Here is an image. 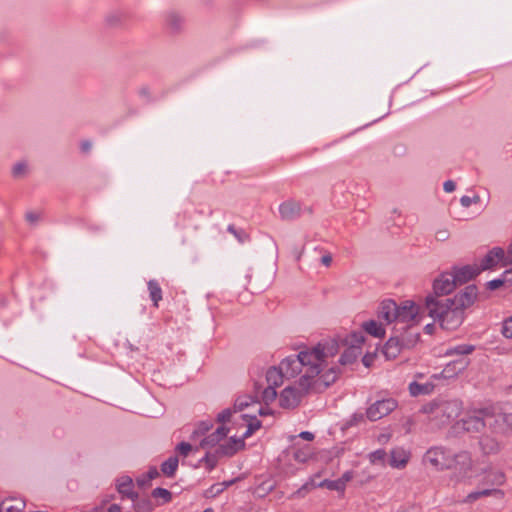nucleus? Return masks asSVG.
I'll use <instances>...</instances> for the list:
<instances>
[{
    "label": "nucleus",
    "instance_id": "obj_1",
    "mask_svg": "<svg viewBox=\"0 0 512 512\" xmlns=\"http://www.w3.org/2000/svg\"><path fill=\"white\" fill-rule=\"evenodd\" d=\"M424 310L430 317L439 321L443 329L448 331L456 330L465 318L462 309L450 305L446 299L438 300L432 295L426 297Z\"/></svg>",
    "mask_w": 512,
    "mask_h": 512
},
{
    "label": "nucleus",
    "instance_id": "obj_2",
    "mask_svg": "<svg viewBox=\"0 0 512 512\" xmlns=\"http://www.w3.org/2000/svg\"><path fill=\"white\" fill-rule=\"evenodd\" d=\"M462 410L463 404L458 399H435L421 408V412L427 414L428 420L437 428L450 424Z\"/></svg>",
    "mask_w": 512,
    "mask_h": 512
},
{
    "label": "nucleus",
    "instance_id": "obj_3",
    "mask_svg": "<svg viewBox=\"0 0 512 512\" xmlns=\"http://www.w3.org/2000/svg\"><path fill=\"white\" fill-rule=\"evenodd\" d=\"M423 462L436 470L452 469L458 466L460 470H467L471 467V458L467 452L452 454L443 447L430 448L424 454Z\"/></svg>",
    "mask_w": 512,
    "mask_h": 512
},
{
    "label": "nucleus",
    "instance_id": "obj_4",
    "mask_svg": "<svg viewBox=\"0 0 512 512\" xmlns=\"http://www.w3.org/2000/svg\"><path fill=\"white\" fill-rule=\"evenodd\" d=\"M311 357H315L312 354H308V351H301L298 355L288 356L285 359H283L279 367L281 371L283 372L285 378L290 379L296 377L298 374L302 372V369H305L304 374L299 379V387L302 388L304 392H309L312 388V379L314 377H309L308 383L309 386L305 387L301 384V381L304 377L307 376L308 372L310 371V365L312 366Z\"/></svg>",
    "mask_w": 512,
    "mask_h": 512
},
{
    "label": "nucleus",
    "instance_id": "obj_5",
    "mask_svg": "<svg viewBox=\"0 0 512 512\" xmlns=\"http://www.w3.org/2000/svg\"><path fill=\"white\" fill-rule=\"evenodd\" d=\"M338 352V343L336 340H329L323 343H319L312 350L308 351V354H312L315 357H311L312 366L310 365L309 372L306 377L301 381V384L305 387L309 386V377H317L321 372L322 363L328 357H333Z\"/></svg>",
    "mask_w": 512,
    "mask_h": 512
},
{
    "label": "nucleus",
    "instance_id": "obj_6",
    "mask_svg": "<svg viewBox=\"0 0 512 512\" xmlns=\"http://www.w3.org/2000/svg\"><path fill=\"white\" fill-rule=\"evenodd\" d=\"M492 418V414L488 409L475 410L467 414L458 425H461L462 429L470 433H479L483 431L486 426L487 420Z\"/></svg>",
    "mask_w": 512,
    "mask_h": 512
},
{
    "label": "nucleus",
    "instance_id": "obj_7",
    "mask_svg": "<svg viewBox=\"0 0 512 512\" xmlns=\"http://www.w3.org/2000/svg\"><path fill=\"white\" fill-rule=\"evenodd\" d=\"M396 407L397 401L393 398L377 400L367 408L366 417L370 421H377L390 414Z\"/></svg>",
    "mask_w": 512,
    "mask_h": 512
},
{
    "label": "nucleus",
    "instance_id": "obj_8",
    "mask_svg": "<svg viewBox=\"0 0 512 512\" xmlns=\"http://www.w3.org/2000/svg\"><path fill=\"white\" fill-rule=\"evenodd\" d=\"M415 339L405 340L404 338H399L398 336H392L388 339L383 347V354L386 359L391 360L395 359L403 349H410L414 347Z\"/></svg>",
    "mask_w": 512,
    "mask_h": 512
},
{
    "label": "nucleus",
    "instance_id": "obj_9",
    "mask_svg": "<svg viewBox=\"0 0 512 512\" xmlns=\"http://www.w3.org/2000/svg\"><path fill=\"white\" fill-rule=\"evenodd\" d=\"M478 289L476 285H468L455 295L454 298H447L446 300L450 302V305H454L455 307L464 310L470 306H472L477 299Z\"/></svg>",
    "mask_w": 512,
    "mask_h": 512
},
{
    "label": "nucleus",
    "instance_id": "obj_10",
    "mask_svg": "<svg viewBox=\"0 0 512 512\" xmlns=\"http://www.w3.org/2000/svg\"><path fill=\"white\" fill-rule=\"evenodd\" d=\"M456 286L455 277L452 273L444 272L433 281V296L437 299L439 296L448 295Z\"/></svg>",
    "mask_w": 512,
    "mask_h": 512
},
{
    "label": "nucleus",
    "instance_id": "obj_11",
    "mask_svg": "<svg viewBox=\"0 0 512 512\" xmlns=\"http://www.w3.org/2000/svg\"><path fill=\"white\" fill-rule=\"evenodd\" d=\"M307 393L308 392H304L301 387L298 389L288 386L280 394V406L283 408H295L300 404L302 397Z\"/></svg>",
    "mask_w": 512,
    "mask_h": 512
},
{
    "label": "nucleus",
    "instance_id": "obj_12",
    "mask_svg": "<svg viewBox=\"0 0 512 512\" xmlns=\"http://www.w3.org/2000/svg\"><path fill=\"white\" fill-rule=\"evenodd\" d=\"M301 213V203L294 199L285 200L279 205V214L283 221L295 220L301 216Z\"/></svg>",
    "mask_w": 512,
    "mask_h": 512
},
{
    "label": "nucleus",
    "instance_id": "obj_13",
    "mask_svg": "<svg viewBox=\"0 0 512 512\" xmlns=\"http://www.w3.org/2000/svg\"><path fill=\"white\" fill-rule=\"evenodd\" d=\"M396 313V321L407 325L416 319L418 307L412 301H405L402 305H398V311Z\"/></svg>",
    "mask_w": 512,
    "mask_h": 512
},
{
    "label": "nucleus",
    "instance_id": "obj_14",
    "mask_svg": "<svg viewBox=\"0 0 512 512\" xmlns=\"http://www.w3.org/2000/svg\"><path fill=\"white\" fill-rule=\"evenodd\" d=\"M451 273L455 277L456 284L462 285L476 277L480 273V269L478 266L466 265L460 268L454 267Z\"/></svg>",
    "mask_w": 512,
    "mask_h": 512
},
{
    "label": "nucleus",
    "instance_id": "obj_15",
    "mask_svg": "<svg viewBox=\"0 0 512 512\" xmlns=\"http://www.w3.org/2000/svg\"><path fill=\"white\" fill-rule=\"evenodd\" d=\"M398 305L394 300L387 299L381 302L378 309V317L385 320L387 323L396 321Z\"/></svg>",
    "mask_w": 512,
    "mask_h": 512
},
{
    "label": "nucleus",
    "instance_id": "obj_16",
    "mask_svg": "<svg viewBox=\"0 0 512 512\" xmlns=\"http://www.w3.org/2000/svg\"><path fill=\"white\" fill-rule=\"evenodd\" d=\"M133 480L129 476H121L117 479L116 489L122 495L132 501L138 498V493L133 490Z\"/></svg>",
    "mask_w": 512,
    "mask_h": 512
},
{
    "label": "nucleus",
    "instance_id": "obj_17",
    "mask_svg": "<svg viewBox=\"0 0 512 512\" xmlns=\"http://www.w3.org/2000/svg\"><path fill=\"white\" fill-rule=\"evenodd\" d=\"M504 257V251L500 247H495L490 250L486 256L482 259L479 267L480 272L483 270L490 269L497 265V263Z\"/></svg>",
    "mask_w": 512,
    "mask_h": 512
},
{
    "label": "nucleus",
    "instance_id": "obj_18",
    "mask_svg": "<svg viewBox=\"0 0 512 512\" xmlns=\"http://www.w3.org/2000/svg\"><path fill=\"white\" fill-rule=\"evenodd\" d=\"M245 446L243 439H236L235 437H231L229 441L225 444L220 445L216 451L217 454L222 456H233L239 449H242Z\"/></svg>",
    "mask_w": 512,
    "mask_h": 512
},
{
    "label": "nucleus",
    "instance_id": "obj_19",
    "mask_svg": "<svg viewBox=\"0 0 512 512\" xmlns=\"http://www.w3.org/2000/svg\"><path fill=\"white\" fill-rule=\"evenodd\" d=\"M227 433H228V429L225 427V426H220L216 429V431H214L213 433H211L210 435H208L207 437H205L201 442H200V447L205 449V448H210V447H214L215 445H217L223 438H225L227 436Z\"/></svg>",
    "mask_w": 512,
    "mask_h": 512
},
{
    "label": "nucleus",
    "instance_id": "obj_20",
    "mask_svg": "<svg viewBox=\"0 0 512 512\" xmlns=\"http://www.w3.org/2000/svg\"><path fill=\"white\" fill-rule=\"evenodd\" d=\"M340 374V369L338 367H332L327 372H325L319 379L313 378L312 381V388L314 389L317 385L322 384L324 388L329 387L331 384H333L338 375Z\"/></svg>",
    "mask_w": 512,
    "mask_h": 512
},
{
    "label": "nucleus",
    "instance_id": "obj_21",
    "mask_svg": "<svg viewBox=\"0 0 512 512\" xmlns=\"http://www.w3.org/2000/svg\"><path fill=\"white\" fill-rule=\"evenodd\" d=\"M504 495L503 491L500 489H494V488H487L480 491H474L469 493L463 500L462 503L465 504H472L481 497H488V496H500L502 497Z\"/></svg>",
    "mask_w": 512,
    "mask_h": 512
},
{
    "label": "nucleus",
    "instance_id": "obj_22",
    "mask_svg": "<svg viewBox=\"0 0 512 512\" xmlns=\"http://www.w3.org/2000/svg\"><path fill=\"white\" fill-rule=\"evenodd\" d=\"M409 460V454L402 448H395L390 452L389 464L394 468L404 467Z\"/></svg>",
    "mask_w": 512,
    "mask_h": 512
},
{
    "label": "nucleus",
    "instance_id": "obj_23",
    "mask_svg": "<svg viewBox=\"0 0 512 512\" xmlns=\"http://www.w3.org/2000/svg\"><path fill=\"white\" fill-rule=\"evenodd\" d=\"M361 355V348L356 345H350L342 353L339 362L341 365L353 364L357 358Z\"/></svg>",
    "mask_w": 512,
    "mask_h": 512
},
{
    "label": "nucleus",
    "instance_id": "obj_24",
    "mask_svg": "<svg viewBox=\"0 0 512 512\" xmlns=\"http://www.w3.org/2000/svg\"><path fill=\"white\" fill-rule=\"evenodd\" d=\"M283 378H285V376L279 366L269 368L266 373L268 386H273L274 388L282 385Z\"/></svg>",
    "mask_w": 512,
    "mask_h": 512
},
{
    "label": "nucleus",
    "instance_id": "obj_25",
    "mask_svg": "<svg viewBox=\"0 0 512 512\" xmlns=\"http://www.w3.org/2000/svg\"><path fill=\"white\" fill-rule=\"evenodd\" d=\"M147 287L149 291V297L153 302V306L157 308L159 306V302L162 300V289L160 284L158 281L151 279L148 281Z\"/></svg>",
    "mask_w": 512,
    "mask_h": 512
},
{
    "label": "nucleus",
    "instance_id": "obj_26",
    "mask_svg": "<svg viewBox=\"0 0 512 512\" xmlns=\"http://www.w3.org/2000/svg\"><path fill=\"white\" fill-rule=\"evenodd\" d=\"M434 389V385L430 382L420 384L418 382H411L409 384V392L412 396L416 397L419 395L430 394Z\"/></svg>",
    "mask_w": 512,
    "mask_h": 512
},
{
    "label": "nucleus",
    "instance_id": "obj_27",
    "mask_svg": "<svg viewBox=\"0 0 512 512\" xmlns=\"http://www.w3.org/2000/svg\"><path fill=\"white\" fill-rule=\"evenodd\" d=\"M362 328L371 336L382 338L385 336V329L375 320H370L362 324Z\"/></svg>",
    "mask_w": 512,
    "mask_h": 512
},
{
    "label": "nucleus",
    "instance_id": "obj_28",
    "mask_svg": "<svg viewBox=\"0 0 512 512\" xmlns=\"http://www.w3.org/2000/svg\"><path fill=\"white\" fill-rule=\"evenodd\" d=\"M24 502L14 498L3 500L0 503V512H21Z\"/></svg>",
    "mask_w": 512,
    "mask_h": 512
},
{
    "label": "nucleus",
    "instance_id": "obj_29",
    "mask_svg": "<svg viewBox=\"0 0 512 512\" xmlns=\"http://www.w3.org/2000/svg\"><path fill=\"white\" fill-rule=\"evenodd\" d=\"M236 479L224 481L222 483H216L211 485L204 493L206 498H214L220 495L226 488L234 484Z\"/></svg>",
    "mask_w": 512,
    "mask_h": 512
},
{
    "label": "nucleus",
    "instance_id": "obj_30",
    "mask_svg": "<svg viewBox=\"0 0 512 512\" xmlns=\"http://www.w3.org/2000/svg\"><path fill=\"white\" fill-rule=\"evenodd\" d=\"M475 350V346L471 344H460L454 347H450L446 350V356H465L471 354Z\"/></svg>",
    "mask_w": 512,
    "mask_h": 512
},
{
    "label": "nucleus",
    "instance_id": "obj_31",
    "mask_svg": "<svg viewBox=\"0 0 512 512\" xmlns=\"http://www.w3.org/2000/svg\"><path fill=\"white\" fill-rule=\"evenodd\" d=\"M178 463H179L178 457L171 456L161 464V471L167 477H173L178 468Z\"/></svg>",
    "mask_w": 512,
    "mask_h": 512
},
{
    "label": "nucleus",
    "instance_id": "obj_32",
    "mask_svg": "<svg viewBox=\"0 0 512 512\" xmlns=\"http://www.w3.org/2000/svg\"><path fill=\"white\" fill-rule=\"evenodd\" d=\"M166 23L168 25V27L174 31V32H178L181 30L182 26H183V23H184V19L181 15H179L178 13L176 12H170L167 14L166 16Z\"/></svg>",
    "mask_w": 512,
    "mask_h": 512
},
{
    "label": "nucleus",
    "instance_id": "obj_33",
    "mask_svg": "<svg viewBox=\"0 0 512 512\" xmlns=\"http://www.w3.org/2000/svg\"><path fill=\"white\" fill-rule=\"evenodd\" d=\"M133 508L135 512H152L155 505L149 497L137 498L133 501Z\"/></svg>",
    "mask_w": 512,
    "mask_h": 512
},
{
    "label": "nucleus",
    "instance_id": "obj_34",
    "mask_svg": "<svg viewBox=\"0 0 512 512\" xmlns=\"http://www.w3.org/2000/svg\"><path fill=\"white\" fill-rule=\"evenodd\" d=\"M220 457L221 456L217 454L216 450L214 453L207 452L205 456L200 460V463H204L206 468L209 471H212L216 467Z\"/></svg>",
    "mask_w": 512,
    "mask_h": 512
},
{
    "label": "nucleus",
    "instance_id": "obj_35",
    "mask_svg": "<svg viewBox=\"0 0 512 512\" xmlns=\"http://www.w3.org/2000/svg\"><path fill=\"white\" fill-rule=\"evenodd\" d=\"M485 482L492 486H494V485L501 486L505 482V475L501 471H495V472L489 473L485 477Z\"/></svg>",
    "mask_w": 512,
    "mask_h": 512
},
{
    "label": "nucleus",
    "instance_id": "obj_36",
    "mask_svg": "<svg viewBox=\"0 0 512 512\" xmlns=\"http://www.w3.org/2000/svg\"><path fill=\"white\" fill-rule=\"evenodd\" d=\"M151 496L155 499H162L163 504L170 502L172 499V493L169 490L161 487L153 489Z\"/></svg>",
    "mask_w": 512,
    "mask_h": 512
},
{
    "label": "nucleus",
    "instance_id": "obj_37",
    "mask_svg": "<svg viewBox=\"0 0 512 512\" xmlns=\"http://www.w3.org/2000/svg\"><path fill=\"white\" fill-rule=\"evenodd\" d=\"M261 427V421L258 420L256 417H250V422L247 426V430L243 433V436L241 439H245L250 437L256 430H258Z\"/></svg>",
    "mask_w": 512,
    "mask_h": 512
},
{
    "label": "nucleus",
    "instance_id": "obj_38",
    "mask_svg": "<svg viewBox=\"0 0 512 512\" xmlns=\"http://www.w3.org/2000/svg\"><path fill=\"white\" fill-rule=\"evenodd\" d=\"M319 486L320 487H325V488H327L329 490L338 491V492L344 491V489H343V482L342 481H338V479H336V480L325 479V480H323L319 484Z\"/></svg>",
    "mask_w": 512,
    "mask_h": 512
},
{
    "label": "nucleus",
    "instance_id": "obj_39",
    "mask_svg": "<svg viewBox=\"0 0 512 512\" xmlns=\"http://www.w3.org/2000/svg\"><path fill=\"white\" fill-rule=\"evenodd\" d=\"M364 340L365 337L362 332H353L346 338V344H349V346L356 345L361 348Z\"/></svg>",
    "mask_w": 512,
    "mask_h": 512
},
{
    "label": "nucleus",
    "instance_id": "obj_40",
    "mask_svg": "<svg viewBox=\"0 0 512 512\" xmlns=\"http://www.w3.org/2000/svg\"><path fill=\"white\" fill-rule=\"evenodd\" d=\"M469 364V361L465 358H460L458 360L453 361L452 363L448 364L446 368L444 369V372L450 373L452 371V368L458 369V371L464 370Z\"/></svg>",
    "mask_w": 512,
    "mask_h": 512
},
{
    "label": "nucleus",
    "instance_id": "obj_41",
    "mask_svg": "<svg viewBox=\"0 0 512 512\" xmlns=\"http://www.w3.org/2000/svg\"><path fill=\"white\" fill-rule=\"evenodd\" d=\"M276 397H277L276 388H274L273 386H267L262 392V400L266 404L273 402L276 399Z\"/></svg>",
    "mask_w": 512,
    "mask_h": 512
},
{
    "label": "nucleus",
    "instance_id": "obj_42",
    "mask_svg": "<svg viewBox=\"0 0 512 512\" xmlns=\"http://www.w3.org/2000/svg\"><path fill=\"white\" fill-rule=\"evenodd\" d=\"M495 421L502 423L505 426L506 431L512 433V414H499Z\"/></svg>",
    "mask_w": 512,
    "mask_h": 512
},
{
    "label": "nucleus",
    "instance_id": "obj_43",
    "mask_svg": "<svg viewBox=\"0 0 512 512\" xmlns=\"http://www.w3.org/2000/svg\"><path fill=\"white\" fill-rule=\"evenodd\" d=\"M227 231L234 235L240 243H244L248 239V235L243 230H237L234 225L230 224Z\"/></svg>",
    "mask_w": 512,
    "mask_h": 512
},
{
    "label": "nucleus",
    "instance_id": "obj_44",
    "mask_svg": "<svg viewBox=\"0 0 512 512\" xmlns=\"http://www.w3.org/2000/svg\"><path fill=\"white\" fill-rule=\"evenodd\" d=\"M250 402H254L251 396L239 397L235 401L234 408L235 410L242 411L250 405Z\"/></svg>",
    "mask_w": 512,
    "mask_h": 512
},
{
    "label": "nucleus",
    "instance_id": "obj_45",
    "mask_svg": "<svg viewBox=\"0 0 512 512\" xmlns=\"http://www.w3.org/2000/svg\"><path fill=\"white\" fill-rule=\"evenodd\" d=\"M105 20L109 26H117L122 22L123 15L120 12H113L108 14Z\"/></svg>",
    "mask_w": 512,
    "mask_h": 512
},
{
    "label": "nucleus",
    "instance_id": "obj_46",
    "mask_svg": "<svg viewBox=\"0 0 512 512\" xmlns=\"http://www.w3.org/2000/svg\"><path fill=\"white\" fill-rule=\"evenodd\" d=\"M386 455L387 454L383 449H378L370 454V461L374 464L383 463Z\"/></svg>",
    "mask_w": 512,
    "mask_h": 512
},
{
    "label": "nucleus",
    "instance_id": "obj_47",
    "mask_svg": "<svg viewBox=\"0 0 512 512\" xmlns=\"http://www.w3.org/2000/svg\"><path fill=\"white\" fill-rule=\"evenodd\" d=\"M502 334L506 338H512V316L503 321Z\"/></svg>",
    "mask_w": 512,
    "mask_h": 512
},
{
    "label": "nucleus",
    "instance_id": "obj_48",
    "mask_svg": "<svg viewBox=\"0 0 512 512\" xmlns=\"http://www.w3.org/2000/svg\"><path fill=\"white\" fill-rule=\"evenodd\" d=\"M27 165L24 162L16 163L12 168V174L14 177H22L26 174Z\"/></svg>",
    "mask_w": 512,
    "mask_h": 512
},
{
    "label": "nucleus",
    "instance_id": "obj_49",
    "mask_svg": "<svg viewBox=\"0 0 512 512\" xmlns=\"http://www.w3.org/2000/svg\"><path fill=\"white\" fill-rule=\"evenodd\" d=\"M311 455H312L311 450L309 447H307V451L297 450L294 453V458L296 461L304 463L311 457Z\"/></svg>",
    "mask_w": 512,
    "mask_h": 512
},
{
    "label": "nucleus",
    "instance_id": "obj_50",
    "mask_svg": "<svg viewBox=\"0 0 512 512\" xmlns=\"http://www.w3.org/2000/svg\"><path fill=\"white\" fill-rule=\"evenodd\" d=\"M480 202V196L479 195H474L473 197H469V196H462L461 199H460V203L463 207L465 208H468L469 206H471V204L473 203H479Z\"/></svg>",
    "mask_w": 512,
    "mask_h": 512
},
{
    "label": "nucleus",
    "instance_id": "obj_51",
    "mask_svg": "<svg viewBox=\"0 0 512 512\" xmlns=\"http://www.w3.org/2000/svg\"><path fill=\"white\" fill-rule=\"evenodd\" d=\"M403 329H405V332L401 335L400 338H404L405 340H412L414 338L416 344L417 341L419 340V333L412 331V329L408 327V325Z\"/></svg>",
    "mask_w": 512,
    "mask_h": 512
},
{
    "label": "nucleus",
    "instance_id": "obj_52",
    "mask_svg": "<svg viewBox=\"0 0 512 512\" xmlns=\"http://www.w3.org/2000/svg\"><path fill=\"white\" fill-rule=\"evenodd\" d=\"M212 427V424L210 422H200L197 426V428L195 429V431L193 432V436L195 435H203L205 434L207 431L210 430V428Z\"/></svg>",
    "mask_w": 512,
    "mask_h": 512
},
{
    "label": "nucleus",
    "instance_id": "obj_53",
    "mask_svg": "<svg viewBox=\"0 0 512 512\" xmlns=\"http://www.w3.org/2000/svg\"><path fill=\"white\" fill-rule=\"evenodd\" d=\"M176 450L182 455V456H187L189 454V452L192 450V445L188 442H180L177 447H176Z\"/></svg>",
    "mask_w": 512,
    "mask_h": 512
},
{
    "label": "nucleus",
    "instance_id": "obj_54",
    "mask_svg": "<svg viewBox=\"0 0 512 512\" xmlns=\"http://www.w3.org/2000/svg\"><path fill=\"white\" fill-rule=\"evenodd\" d=\"M481 444L483 445V449L486 450L488 449V452L491 453V452H497L499 447H498V444L492 440H489V439H485L481 442Z\"/></svg>",
    "mask_w": 512,
    "mask_h": 512
},
{
    "label": "nucleus",
    "instance_id": "obj_55",
    "mask_svg": "<svg viewBox=\"0 0 512 512\" xmlns=\"http://www.w3.org/2000/svg\"><path fill=\"white\" fill-rule=\"evenodd\" d=\"M506 282V278L494 279L487 282V288L489 290H496L500 288Z\"/></svg>",
    "mask_w": 512,
    "mask_h": 512
},
{
    "label": "nucleus",
    "instance_id": "obj_56",
    "mask_svg": "<svg viewBox=\"0 0 512 512\" xmlns=\"http://www.w3.org/2000/svg\"><path fill=\"white\" fill-rule=\"evenodd\" d=\"M366 414L363 413H355L352 415L351 419L349 420L348 424L350 426L357 425L359 423L364 422Z\"/></svg>",
    "mask_w": 512,
    "mask_h": 512
},
{
    "label": "nucleus",
    "instance_id": "obj_57",
    "mask_svg": "<svg viewBox=\"0 0 512 512\" xmlns=\"http://www.w3.org/2000/svg\"><path fill=\"white\" fill-rule=\"evenodd\" d=\"M232 415V411L230 409H225L217 416V421L221 423H225L230 420Z\"/></svg>",
    "mask_w": 512,
    "mask_h": 512
},
{
    "label": "nucleus",
    "instance_id": "obj_58",
    "mask_svg": "<svg viewBox=\"0 0 512 512\" xmlns=\"http://www.w3.org/2000/svg\"><path fill=\"white\" fill-rule=\"evenodd\" d=\"M159 476V472L156 467H151L148 472L145 474V479L151 482L152 479H155Z\"/></svg>",
    "mask_w": 512,
    "mask_h": 512
},
{
    "label": "nucleus",
    "instance_id": "obj_59",
    "mask_svg": "<svg viewBox=\"0 0 512 512\" xmlns=\"http://www.w3.org/2000/svg\"><path fill=\"white\" fill-rule=\"evenodd\" d=\"M435 236L438 241H445L449 238V231L446 229L438 230Z\"/></svg>",
    "mask_w": 512,
    "mask_h": 512
},
{
    "label": "nucleus",
    "instance_id": "obj_60",
    "mask_svg": "<svg viewBox=\"0 0 512 512\" xmlns=\"http://www.w3.org/2000/svg\"><path fill=\"white\" fill-rule=\"evenodd\" d=\"M310 486L314 487V484L313 483H311V484L306 483V484L302 485V487H300L296 491V495L299 496V497H303L307 493V491L309 490Z\"/></svg>",
    "mask_w": 512,
    "mask_h": 512
},
{
    "label": "nucleus",
    "instance_id": "obj_61",
    "mask_svg": "<svg viewBox=\"0 0 512 512\" xmlns=\"http://www.w3.org/2000/svg\"><path fill=\"white\" fill-rule=\"evenodd\" d=\"M455 188H456V185H455L454 181H452V180H447L443 184V189L447 193L453 192L455 190Z\"/></svg>",
    "mask_w": 512,
    "mask_h": 512
},
{
    "label": "nucleus",
    "instance_id": "obj_62",
    "mask_svg": "<svg viewBox=\"0 0 512 512\" xmlns=\"http://www.w3.org/2000/svg\"><path fill=\"white\" fill-rule=\"evenodd\" d=\"M352 478H353V472L347 471L338 479V481L343 482V489H345L346 483L349 482Z\"/></svg>",
    "mask_w": 512,
    "mask_h": 512
},
{
    "label": "nucleus",
    "instance_id": "obj_63",
    "mask_svg": "<svg viewBox=\"0 0 512 512\" xmlns=\"http://www.w3.org/2000/svg\"><path fill=\"white\" fill-rule=\"evenodd\" d=\"M136 482L140 488H145L151 485L150 481L145 479V475H142L141 477L137 478Z\"/></svg>",
    "mask_w": 512,
    "mask_h": 512
},
{
    "label": "nucleus",
    "instance_id": "obj_64",
    "mask_svg": "<svg viewBox=\"0 0 512 512\" xmlns=\"http://www.w3.org/2000/svg\"><path fill=\"white\" fill-rule=\"evenodd\" d=\"M25 218L26 220L29 222V223H36L39 219V216L34 213V212H27L26 215H25Z\"/></svg>",
    "mask_w": 512,
    "mask_h": 512
}]
</instances>
